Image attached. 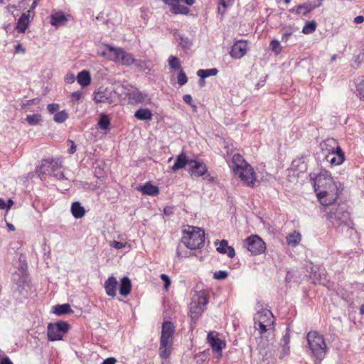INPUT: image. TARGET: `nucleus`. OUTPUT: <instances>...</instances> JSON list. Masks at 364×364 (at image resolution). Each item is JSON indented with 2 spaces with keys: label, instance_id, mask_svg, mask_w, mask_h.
<instances>
[{
  "label": "nucleus",
  "instance_id": "obj_12",
  "mask_svg": "<svg viewBox=\"0 0 364 364\" xmlns=\"http://www.w3.org/2000/svg\"><path fill=\"white\" fill-rule=\"evenodd\" d=\"M247 249L255 255L263 253L266 250L264 242L256 235H251L245 240Z\"/></svg>",
  "mask_w": 364,
  "mask_h": 364
},
{
  "label": "nucleus",
  "instance_id": "obj_6",
  "mask_svg": "<svg viewBox=\"0 0 364 364\" xmlns=\"http://www.w3.org/2000/svg\"><path fill=\"white\" fill-rule=\"evenodd\" d=\"M175 331V326L171 321H166L163 323L159 347V355L163 359L170 356Z\"/></svg>",
  "mask_w": 364,
  "mask_h": 364
},
{
  "label": "nucleus",
  "instance_id": "obj_60",
  "mask_svg": "<svg viewBox=\"0 0 364 364\" xmlns=\"http://www.w3.org/2000/svg\"><path fill=\"white\" fill-rule=\"evenodd\" d=\"M38 3V1L33 0L30 9L26 11V13L30 14V15L33 16H34V9L37 6Z\"/></svg>",
  "mask_w": 364,
  "mask_h": 364
},
{
  "label": "nucleus",
  "instance_id": "obj_18",
  "mask_svg": "<svg viewBox=\"0 0 364 364\" xmlns=\"http://www.w3.org/2000/svg\"><path fill=\"white\" fill-rule=\"evenodd\" d=\"M207 340L213 351L220 353L225 346V342L219 338L215 332L208 333Z\"/></svg>",
  "mask_w": 364,
  "mask_h": 364
},
{
  "label": "nucleus",
  "instance_id": "obj_17",
  "mask_svg": "<svg viewBox=\"0 0 364 364\" xmlns=\"http://www.w3.org/2000/svg\"><path fill=\"white\" fill-rule=\"evenodd\" d=\"M94 100L97 103L112 104L113 102L112 92L107 89L99 90L94 92Z\"/></svg>",
  "mask_w": 364,
  "mask_h": 364
},
{
  "label": "nucleus",
  "instance_id": "obj_2",
  "mask_svg": "<svg viewBox=\"0 0 364 364\" xmlns=\"http://www.w3.org/2000/svg\"><path fill=\"white\" fill-rule=\"evenodd\" d=\"M328 220L335 228H340L343 225H348L350 220V213L345 203H333L324 205Z\"/></svg>",
  "mask_w": 364,
  "mask_h": 364
},
{
  "label": "nucleus",
  "instance_id": "obj_47",
  "mask_svg": "<svg viewBox=\"0 0 364 364\" xmlns=\"http://www.w3.org/2000/svg\"><path fill=\"white\" fill-rule=\"evenodd\" d=\"M228 276V272L225 270H219L213 273V279L216 280H221L227 278Z\"/></svg>",
  "mask_w": 364,
  "mask_h": 364
},
{
  "label": "nucleus",
  "instance_id": "obj_53",
  "mask_svg": "<svg viewBox=\"0 0 364 364\" xmlns=\"http://www.w3.org/2000/svg\"><path fill=\"white\" fill-rule=\"evenodd\" d=\"M127 245L126 242L114 240L111 242L110 246L116 250H120L125 247Z\"/></svg>",
  "mask_w": 364,
  "mask_h": 364
},
{
  "label": "nucleus",
  "instance_id": "obj_50",
  "mask_svg": "<svg viewBox=\"0 0 364 364\" xmlns=\"http://www.w3.org/2000/svg\"><path fill=\"white\" fill-rule=\"evenodd\" d=\"M50 176H52L53 177H54L55 178H56L57 180H59V181H63V180H67L68 179L65 177V176L63 173V172L60 171V169H57L56 171H53Z\"/></svg>",
  "mask_w": 364,
  "mask_h": 364
},
{
  "label": "nucleus",
  "instance_id": "obj_27",
  "mask_svg": "<svg viewBox=\"0 0 364 364\" xmlns=\"http://www.w3.org/2000/svg\"><path fill=\"white\" fill-rule=\"evenodd\" d=\"M310 277L315 284L319 283L323 285H326V282H327V279L324 270H313L311 273Z\"/></svg>",
  "mask_w": 364,
  "mask_h": 364
},
{
  "label": "nucleus",
  "instance_id": "obj_48",
  "mask_svg": "<svg viewBox=\"0 0 364 364\" xmlns=\"http://www.w3.org/2000/svg\"><path fill=\"white\" fill-rule=\"evenodd\" d=\"M356 91L359 97L364 100V80H361L356 85Z\"/></svg>",
  "mask_w": 364,
  "mask_h": 364
},
{
  "label": "nucleus",
  "instance_id": "obj_55",
  "mask_svg": "<svg viewBox=\"0 0 364 364\" xmlns=\"http://www.w3.org/2000/svg\"><path fill=\"white\" fill-rule=\"evenodd\" d=\"M39 102V100L38 98L32 99L30 100H28L26 103H23L21 105L22 109H26V110L31 111L29 109H27V107L33 105L37 104Z\"/></svg>",
  "mask_w": 364,
  "mask_h": 364
},
{
  "label": "nucleus",
  "instance_id": "obj_31",
  "mask_svg": "<svg viewBox=\"0 0 364 364\" xmlns=\"http://www.w3.org/2000/svg\"><path fill=\"white\" fill-rule=\"evenodd\" d=\"M134 117L139 120L149 121L152 119L153 114L147 108H140L134 114Z\"/></svg>",
  "mask_w": 364,
  "mask_h": 364
},
{
  "label": "nucleus",
  "instance_id": "obj_30",
  "mask_svg": "<svg viewBox=\"0 0 364 364\" xmlns=\"http://www.w3.org/2000/svg\"><path fill=\"white\" fill-rule=\"evenodd\" d=\"M77 80L82 87L89 85L91 82V77L89 71L82 70L80 72L77 76Z\"/></svg>",
  "mask_w": 364,
  "mask_h": 364
},
{
  "label": "nucleus",
  "instance_id": "obj_19",
  "mask_svg": "<svg viewBox=\"0 0 364 364\" xmlns=\"http://www.w3.org/2000/svg\"><path fill=\"white\" fill-rule=\"evenodd\" d=\"M321 148L323 153L326 155L328 152L337 150L336 148H341L338 142L333 138H328L321 143Z\"/></svg>",
  "mask_w": 364,
  "mask_h": 364
},
{
  "label": "nucleus",
  "instance_id": "obj_54",
  "mask_svg": "<svg viewBox=\"0 0 364 364\" xmlns=\"http://www.w3.org/2000/svg\"><path fill=\"white\" fill-rule=\"evenodd\" d=\"M161 280L164 282V289L166 290H168L170 284H171V280L169 277L166 274H161L160 276Z\"/></svg>",
  "mask_w": 364,
  "mask_h": 364
},
{
  "label": "nucleus",
  "instance_id": "obj_1",
  "mask_svg": "<svg viewBox=\"0 0 364 364\" xmlns=\"http://www.w3.org/2000/svg\"><path fill=\"white\" fill-rule=\"evenodd\" d=\"M309 177L317 198L322 205L333 203L342 193L341 183L335 181L328 171L321 169L318 173H311Z\"/></svg>",
  "mask_w": 364,
  "mask_h": 364
},
{
  "label": "nucleus",
  "instance_id": "obj_29",
  "mask_svg": "<svg viewBox=\"0 0 364 364\" xmlns=\"http://www.w3.org/2000/svg\"><path fill=\"white\" fill-rule=\"evenodd\" d=\"M130 98L129 99L130 101L134 103H143L145 102L147 95L141 92L136 87L134 88V91L132 93L129 94Z\"/></svg>",
  "mask_w": 364,
  "mask_h": 364
},
{
  "label": "nucleus",
  "instance_id": "obj_23",
  "mask_svg": "<svg viewBox=\"0 0 364 364\" xmlns=\"http://www.w3.org/2000/svg\"><path fill=\"white\" fill-rule=\"evenodd\" d=\"M143 195H147L151 196H156L159 193V189L156 186L151 183V182H146L144 186H140L138 189Z\"/></svg>",
  "mask_w": 364,
  "mask_h": 364
},
{
  "label": "nucleus",
  "instance_id": "obj_25",
  "mask_svg": "<svg viewBox=\"0 0 364 364\" xmlns=\"http://www.w3.org/2000/svg\"><path fill=\"white\" fill-rule=\"evenodd\" d=\"M132 289L131 280L127 277H124L120 280L119 294L123 296H128Z\"/></svg>",
  "mask_w": 364,
  "mask_h": 364
},
{
  "label": "nucleus",
  "instance_id": "obj_61",
  "mask_svg": "<svg viewBox=\"0 0 364 364\" xmlns=\"http://www.w3.org/2000/svg\"><path fill=\"white\" fill-rule=\"evenodd\" d=\"M204 357H205V354L203 353H200L198 354H196L195 355V359L196 360V363L198 364L202 363L204 361V358H203Z\"/></svg>",
  "mask_w": 364,
  "mask_h": 364
},
{
  "label": "nucleus",
  "instance_id": "obj_44",
  "mask_svg": "<svg viewBox=\"0 0 364 364\" xmlns=\"http://www.w3.org/2000/svg\"><path fill=\"white\" fill-rule=\"evenodd\" d=\"M364 58V52H360L359 54L355 55L353 58V62L351 63V66L354 69H357L360 67L361 62L363 61Z\"/></svg>",
  "mask_w": 364,
  "mask_h": 364
},
{
  "label": "nucleus",
  "instance_id": "obj_3",
  "mask_svg": "<svg viewBox=\"0 0 364 364\" xmlns=\"http://www.w3.org/2000/svg\"><path fill=\"white\" fill-rule=\"evenodd\" d=\"M306 341L310 355L316 361L321 362L328 352L323 336L316 331H310L306 335Z\"/></svg>",
  "mask_w": 364,
  "mask_h": 364
},
{
  "label": "nucleus",
  "instance_id": "obj_24",
  "mask_svg": "<svg viewBox=\"0 0 364 364\" xmlns=\"http://www.w3.org/2000/svg\"><path fill=\"white\" fill-rule=\"evenodd\" d=\"M217 251L221 254H227L230 258H233L235 256V251L231 246H228V241L222 240L219 242V246L217 247Z\"/></svg>",
  "mask_w": 364,
  "mask_h": 364
},
{
  "label": "nucleus",
  "instance_id": "obj_64",
  "mask_svg": "<svg viewBox=\"0 0 364 364\" xmlns=\"http://www.w3.org/2000/svg\"><path fill=\"white\" fill-rule=\"evenodd\" d=\"M116 361L114 358H108L104 360L101 364H115Z\"/></svg>",
  "mask_w": 364,
  "mask_h": 364
},
{
  "label": "nucleus",
  "instance_id": "obj_20",
  "mask_svg": "<svg viewBox=\"0 0 364 364\" xmlns=\"http://www.w3.org/2000/svg\"><path fill=\"white\" fill-rule=\"evenodd\" d=\"M316 7L317 6L316 5H312L310 3H305L290 9L289 11L291 13L296 14L297 15L303 14L304 16H306L307 14L313 11Z\"/></svg>",
  "mask_w": 364,
  "mask_h": 364
},
{
  "label": "nucleus",
  "instance_id": "obj_52",
  "mask_svg": "<svg viewBox=\"0 0 364 364\" xmlns=\"http://www.w3.org/2000/svg\"><path fill=\"white\" fill-rule=\"evenodd\" d=\"M60 106L57 103H51L48 105L47 109L50 114H55L59 112Z\"/></svg>",
  "mask_w": 364,
  "mask_h": 364
},
{
  "label": "nucleus",
  "instance_id": "obj_62",
  "mask_svg": "<svg viewBox=\"0 0 364 364\" xmlns=\"http://www.w3.org/2000/svg\"><path fill=\"white\" fill-rule=\"evenodd\" d=\"M268 75H266L264 79L259 80V82L255 85V88L259 90L260 87H263L267 81Z\"/></svg>",
  "mask_w": 364,
  "mask_h": 364
},
{
  "label": "nucleus",
  "instance_id": "obj_16",
  "mask_svg": "<svg viewBox=\"0 0 364 364\" xmlns=\"http://www.w3.org/2000/svg\"><path fill=\"white\" fill-rule=\"evenodd\" d=\"M192 164L188 171L189 173L194 177L205 176L208 172L206 165L201 161L191 160Z\"/></svg>",
  "mask_w": 364,
  "mask_h": 364
},
{
  "label": "nucleus",
  "instance_id": "obj_33",
  "mask_svg": "<svg viewBox=\"0 0 364 364\" xmlns=\"http://www.w3.org/2000/svg\"><path fill=\"white\" fill-rule=\"evenodd\" d=\"M247 51V47H230L228 51L232 58L240 59L244 56Z\"/></svg>",
  "mask_w": 364,
  "mask_h": 364
},
{
  "label": "nucleus",
  "instance_id": "obj_51",
  "mask_svg": "<svg viewBox=\"0 0 364 364\" xmlns=\"http://www.w3.org/2000/svg\"><path fill=\"white\" fill-rule=\"evenodd\" d=\"M0 364H14L11 359L0 349Z\"/></svg>",
  "mask_w": 364,
  "mask_h": 364
},
{
  "label": "nucleus",
  "instance_id": "obj_4",
  "mask_svg": "<svg viewBox=\"0 0 364 364\" xmlns=\"http://www.w3.org/2000/svg\"><path fill=\"white\" fill-rule=\"evenodd\" d=\"M232 163L235 174L238 176L240 180L247 186H252L256 181V178L252 166L239 154L233 155Z\"/></svg>",
  "mask_w": 364,
  "mask_h": 364
},
{
  "label": "nucleus",
  "instance_id": "obj_59",
  "mask_svg": "<svg viewBox=\"0 0 364 364\" xmlns=\"http://www.w3.org/2000/svg\"><path fill=\"white\" fill-rule=\"evenodd\" d=\"M82 187L84 189H88V190H92V191H95L97 188L96 185H94V184L88 183V182H83L82 183Z\"/></svg>",
  "mask_w": 364,
  "mask_h": 364
},
{
  "label": "nucleus",
  "instance_id": "obj_43",
  "mask_svg": "<svg viewBox=\"0 0 364 364\" xmlns=\"http://www.w3.org/2000/svg\"><path fill=\"white\" fill-rule=\"evenodd\" d=\"M68 118V114L65 110L59 111L55 114L53 120L57 123H63Z\"/></svg>",
  "mask_w": 364,
  "mask_h": 364
},
{
  "label": "nucleus",
  "instance_id": "obj_9",
  "mask_svg": "<svg viewBox=\"0 0 364 364\" xmlns=\"http://www.w3.org/2000/svg\"><path fill=\"white\" fill-rule=\"evenodd\" d=\"M255 328L259 331L260 335L264 334L267 327L274 324V316L271 311L262 309L254 317Z\"/></svg>",
  "mask_w": 364,
  "mask_h": 364
},
{
  "label": "nucleus",
  "instance_id": "obj_39",
  "mask_svg": "<svg viewBox=\"0 0 364 364\" xmlns=\"http://www.w3.org/2000/svg\"><path fill=\"white\" fill-rule=\"evenodd\" d=\"M110 120L107 114H102L98 122L99 127L102 130H107L109 128Z\"/></svg>",
  "mask_w": 364,
  "mask_h": 364
},
{
  "label": "nucleus",
  "instance_id": "obj_22",
  "mask_svg": "<svg viewBox=\"0 0 364 364\" xmlns=\"http://www.w3.org/2000/svg\"><path fill=\"white\" fill-rule=\"evenodd\" d=\"M191 160H188L186 156L183 154H181L177 156L174 164L171 166V169L173 171H176L179 169L184 168L186 165H191Z\"/></svg>",
  "mask_w": 364,
  "mask_h": 364
},
{
  "label": "nucleus",
  "instance_id": "obj_63",
  "mask_svg": "<svg viewBox=\"0 0 364 364\" xmlns=\"http://www.w3.org/2000/svg\"><path fill=\"white\" fill-rule=\"evenodd\" d=\"M75 77L72 73H68L65 78V82L68 83H73L75 82Z\"/></svg>",
  "mask_w": 364,
  "mask_h": 364
},
{
  "label": "nucleus",
  "instance_id": "obj_38",
  "mask_svg": "<svg viewBox=\"0 0 364 364\" xmlns=\"http://www.w3.org/2000/svg\"><path fill=\"white\" fill-rule=\"evenodd\" d=\"M168 65L172 70H178L181 69L180 60L175 55H170L168 59Z\"/></svg>",
  "mask_w": 364,
  "mask_h": 364
},
{
  "label": "nucleus",
  "instance_id": "obj_56",
  "mask_svg": "<svg viewBox=\"0 0 364 364\" xmlns=\"http://www.w3.org/2000/svg\"><path fill=\"white\" fill-rule=\"evenodd\" d=\"M82 92L81 91H76L71 93V100L73 102L79 101L82 97Z\"/></svg>",
  "mask_w": 364,
  "mask_h": 364
},
{
  "label": "nucleus",
  "instance_id": "obj_28",
  "mask_svg": "<svg viewBox=\"0 0 364 364\" xmlns=\"http://www.w3.org/2000/svg\"><path fill=\"white\" fill-rule=\"evenodd\" d=\"M71 213L75 218L79 219L85 215V210L80 202L75 201L72 203Z\"/></svg>",
  "mask_w": 364,
  "mask_h": 364
},
{
  "label": "nucleus",
  "instance_id": "obj_14",
  "mask_svg": "<svg viewBox=\"0 0 364 364\" xmlns=\"http://www.w3.org/2000/svg\"><path fill=\"white\" fill-rule=\"evenodd\" d=\"M207 304L206 299L200 298L198 302H191L190 305L189 316L192 320H198L205 310Z\"/></svg>",
  "mask_w": 364,
  "mask_h": 364
},
{
  "label": "nucleus",
  "instance_id": "obj_34",
  "mask_svg": "<svg viewBox=\"0 0 364 364\" xmlns=\"http://www.w3.org/2000/svg\"><path fill=\"white\" fill-rule=\"evenodd\" d=\"M301 240V234L297 231H294L286 237L287 245L296 246Z\"/></svg>",
  "mask_w": 364,
  "mask_h": 364
},
{
  "label": "nucleus",
  "instance_id": "obj_15",
  "mask_svg": "<svg viewBox=\"0 0 364 364\" xmlns=\"http://www.w3.org/2000/svg\"><path fill=\"white\" fill-rule=\"evenodd\" d=\"M337 150L328 152L325 156V159L327 162H328L331 166H339L342 164L345 159V154L341 148H336Z\"/></svg>",
  "mask_w": 364,
  "mask_h": 364
},
{
  "label": "nucleus",
  "instance_id": "obj_57",
  "mask_svg": "<svg viewBox=\"0 0 364 364\" xmlns=\"http://www.w3.org/2000/svg\"><path fill=\"white\" fill-rule=\"evenodd\" d=\"M68 143L70 145V147H69V149L68 150V152L70 154H73L76 151V148H77L76 145H75V142L73 140H71V139H69L68 141Z\"/></svg>",
  "mask_w": 364,
  "mask_h": 364
},
{
  "label": "nucleus",
  "instance_id": "obj_21",
  "mask_svg": "<svg viewBox=\"0 0 364 364\" xmlns=\"http://www.w3.org/2000/svg\"><path fill=\"white\" fill-rule=\"evenodd\" d=\"M117 284L118 282L117 279L113 276L109 277L105 282V289L106 294L112 297L115 296Z\"/></svg>",
  "mask_w": 364,
  "mask_h": 364
},
{
  "label": "nucleus",
  "instance_id": "obj_8",
  "mask_svg": "<svg viewBox=\"0 0 364 364\" xmlns=\"http://www.w3.org/2000/svg\"><path fill=\"white\" fill-rule=\"evenodd\" d=\"M18 263V270L19 272H15L13 274L12 280L17 285V291H19L20 294L26 296L24 287L27 279L28 264L25 257L22 255L19 257Z\"/></svg>",
  "mask_w": 364,
  "mask_h": 364
},
{
  "label": "nucleus",
  "instance_id": "obj_58",
  "mask_svg": "<svg viewBox=\"0 0 364 364\" xmlns=\"http://www.w3.org/2000/svg\"><path fill=\"white\" fill-rule=\"evenodd\" d=\"M290 341V330L289 328H287L286 333L284 335L282 338V342L284 345H289Z\"/></svg>",
  "mask_w": 364,
  "mask_h": 364
},
{
  "label": "nucleus",
  "instance_id": "obj_32",
  "mask_svg": "<svg viewBox=\"0 0 364 364\" xmlns=\"http://www.w3.org/2000/svg\"><path fill=\"white\" fill-rule=\"evenodd\" d=\"M72 312L73 310L71 309V307L68 304H58L53 307V313L58 316H61Z\"/></svg>",
  "mask_w": 364,
  "mask_h": 364
},
{
  "label": "nucleus",
  "instance_id": "obj_37",
  "mask_svg": "<svg viewBox=\"0 0 364 364\" xmlns=\"http://www.w3.org/2000/svg\"><path fill=\"white\" fill-rule=\"evenodd\" d=\"M292 168L294 170L303 171L306 168V165L304 161V157H300L294 159L291 163Z\"/></svg>",
  "mask_w": 364,
  "mask_h": 364
},
{
  "label": "nucleus",
  "instance_id": "obj_36",
  "mask_svg": "<svg viewBox=\"0 0 364 364\" xmlns=\"http://www.w3.org/2000/svg\"><path fill=\"white\" fill-rule=\"evenodd\" d=\"M66 21V18L63 13L59 12L52 14L50 23L53 26H58Z\"/></svg>",
  "mask_w": 364,
  "mask_h": 364
},
{
  "label": "nucleus",
  "instance_id": "obj_10",
  "mask_svg": "<svg viewBox=\"0 0 364 364\" xmlns=\"http://www.w3.org/2000/svg\"><path fill=\"white\" fill-rule=\"evenodd\" d=\"M69 325L66 321H59L48 325V339L50 341H60L68 332Z\"/></svg>",
  "mask_w": 364,
  "mask_h": 364
},
{
  "label": "nucleus",
  "instance_id": "obj_49",
  "mask_svg": "<svg viewBox=\"0 0 364 364\" xmlns=\"http://www.w3.org/2000/svg\"><path fill=\"white\" fill-rule=\"evenodd\" d=\"M183 101L188 104L189 106H191L193 111H196L197 106L193 102V98L191 95L186 94L183 96Z\"/></svg>",
  "mask_w": 364,
  "mask_h": 364
},
{
  "label": "nucleus",
  "instance_id": "obj_13",
  "mask_svg": "<svg viewBox=\"0 0 364 364\" xmlns=\"http://www.w3.org/2000/svg\"><path fill=\"white\" fill-rule=\"evenodd\" d=\"M166 4L171 6V11L175 14H186L188 13L189 9L183 5L181 2H185L187 5L191 6L195 3V0H163Z\"/></svg>",
  "mask_w": 364,
  "mask_h": 364
},
{
  "label": "nucleus",
  "instance_id": "obj_35",
  "mask_svg": "<svg viewBox=\"0 0 364 364\" xmlns=\"http://www.w3.org/2000/svg\"><path fill=\"white\" fill-rule=\"evenodd\" d=\"M218 73V70L215 68L210 69H200L197 71V75L202 80L210 76H215Z\"/></svg>",
  "mask_w": 364,
  "mask_h": 364
},
{
  "label": "nucleus",
  "instance_id": "obj_45",
  "mask_svg": "<svg viewBox=\"0 0 364 364\" xmlns=\"http://www.w3.org/2000/svg\"><path fill=\"white\" fill-rule=\"evenodd\" d=\"M233 0H220L218 11L223 14L225 9L232 4Z\"/></svg>",
  "mask_w": 364,
  "mask_h": 364
},
{
  "label": "nucleus",
  "instance_id": "obj_42",
  "mask_svg": "<svg viewBox=\"0 0 364 364\" xmlns=\"http://www.w3.org/2000/svg\"><path fill=\"white\" fill-rule=\"evenodd\" d=\"M316 23L314 21H307L302 28V32L304 34H309L316 31Z\"/></svg>",
  "mask_w": 364,
  "mask_h": 364
},
{
  "label": "nucleus",
  "instance_id": "obj_26",
  "mask_svg": "<svg viewBox=\"0 0 364 364\" xmlns=\"http://www.w3.org/2000/svg\"><path fill=\"white\" fill-rule=\"evenodd\" d=\"M33 17L30 14L23 13L17 22L16 28L21 32H24L28 26L30 19Z\"/></svg>",
  "mask_w": 364,
  "mask_h": 364
},
{
  "label": "nucleus",
  "instance_id": "obj_40",
  "mask_svg": "<svg viewBox=\"0 0 364 364\" xmlns=\"http://www.w3.org/2000/svg\"><path fill=\"white\" fill-rule=\"evenodd\" d=\"M134 88L135 87H133L132 85L127 82H124L121 85L120 87H118V89L121 90L122 94L127 97L129 99L130 98L129 94L132 93V92L134 91Z\"/></svg>",
  "mask_w": 364,
  "mask_h": 364
},
{
  "label": "nucleus",
  "instance_id": "obj_46",
  "mask_svg": "<svg viewBox=\"0 0 364 364\" xmlns=\"http://www.w3.org/2000/svg\"><path fill=\"white\" fill-rule=\"evenodd\" d=\"M178 83L180 86H183L188 82V77L186 76V73L181 69L177 76Z\"/></svg>",
  "mask_w": 364,
  "mask_h": 364
},
{
  "label": "nucleus",
  "instance_id": "obj_5",
  "mask_svg": "<svg viewBox=\"0 0 364 364\" xmlns=\"http://www.w3.org/2000/svg\"><path fill=\"white\" fill-rule=\"evenodd\" d=\"M181 242L190 250L200 249L205 243V231L200 228L188 226L183 229Z\"/></svg>",
  "mask_w": 364,
  "mask_h": 364
},
{
  "label": "nucleus",
  "instance_id": "obj_7",
  "mask_svg": "<svg viewBox=\"0 0 364 364\" xmlns=\"http://www.w3.org/2000/svg\"><path fill=\"white\" fill-rule=\"evenodd\" d=\"M98 55L105 59L122 65H130L134 63V59L129 53L118 47H103V50L97 51Z\"/></svg>",
  "mask_w": 364,
  "mask_h": 364
},
{
  "label": "nucleus",
  "instance_id": "obj_41",
  "mask_svg": "<svg viewBox=\"0 0 364 364\" xmlns=\"http://www.w3.org/2000/svg\"><path fill=\"white\" fill-rule=\"evenodd\" d=\"M26 120L28 124L34 126L38 124L41 122L42 118L41 114H33L27 115Z\"/></svg>",
  "mask_w": 364,
  "mask_h": 364
},
{
  "label": "nucleus",
  "instance_id": "obj_11",
  "mask_svg": "<svg viewBox=\"0 0 364 364\" xmlns=\"http://www.w3.org/2000/svg\"><path fill=\"white\" fill-rule=\"evenodd\" d=\"M62 162L60 159H48L42 160L41 165L36 169V173L38 177L43 180L44 176L50 174L53 171L60 169Z\"/></svg>",
  "mask_w": 364,
  "mask_h": 364
}]
</instances>
